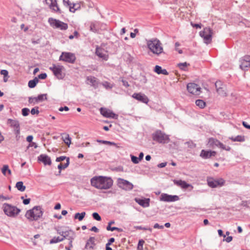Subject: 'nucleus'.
Returning a JSON list of instances; mask_svg holds the SVG:
<instances>
[{
    "instance_id": "obj_1",
    "label": "nucleus",
    "mask_w": 250,
    "mask_h": 250,
    "mask_svg": "<svg viewBox=\"0 0 250 250\" xmlns=\"http://www.w3.org/2000/svg\"><path fill=\"white\" fill-rule=\"evenodd\" d=\"M90 181L93 187L100 189H109L113 185L112 179L105 176H95L91 178Z\"/></svg>"
},
{
    "instance_id": "obj_2",
    "label": "nucleus",
    "mask_w": 250,
    "mask_h": 250,
    "mask_svg": "<svg viewBox=\"0 0 250 250\" xmlns=\"http://www.w3.org/2000/svg\"><path fill=\"white\" fill-rule=\"evenodd\" d=\"M146 46L149 50L157 56L165 54L163 44L157 38L146 40Z\"/></svg>"
},
{
    "instance_id": "obj_3",
    "label": "nucleus",
    "mask_w": 250,
    "mask_h": 250,
    "mask_svg": "<svg viewBox=\"0 0 250 250\" xmlns=\"http://www.w3.org/2000/svg\"><path fill=\"white\" fill-rule=\"evenodd\" d=\"M43 210L42 207L37 206L32 209L28 210L25 215V217L30 221H37L42 217Z\"/></svg>"
},
{
    "instance_id": "obj_4",
    "label": "nucleus",
    "mask_w": 250,
    "mask_h": 250,
    "mask_svg": "<svg viewBox=\"0 0 250 250\" xmlns=\"http://www.w3.org/2000/svg\"><path fill=\"white\" fill-rule=\"evenodd\" d=\"M152 138L154 141L160 144H167L170 142L169 135L160 130H157L152 133Z\"/></svg>"
},
{
    "instance_id": "obj_5",
    "label": "nucleus",
    "mask_w": 250,
    "mask_h": 250,
    "mask_svg": "<svg viewBox=\"0 0 250 250\" xmlns=\"http://www.w3.org/2000/svg\"><path fill=\"white\" fill-rule=\"evenodd\" d=\"M2 209L4 213L10 217H16L21 212L20 208L8 203L3 204Z\"/></svg>"
},
{
    "instance_id": "obj_6",
    "label": "nucleus",
    "mask_w": 250,
    "mask_h": 250,
    "mask_svg": "<svg viewBox=\"0 0 250 250\" xmlns=\"http://www.w3.org/2000/svg\"><path fill=\"white\" fill-rule=\"evenodd\" d=\"M207 182L208 185L211 188L221 187L225 184V180L222 178L214 179L212 177H208Z\"/></svg>"
},
{
    "instance_id": "obj_7",
    "label": "nucleus",
    "mask_w": 250,
    "mask_h": 250,
    "mask_svg": "<svg viewBox=\"0 0 250 250\" xmlns=\"http://www.w3.org/2000/svg\"><path fill=\"white\" fill-rule=\"evenodd\" d=\"M48 22L50 26L54 28H58L62 30H65L68 28V25L66 23L53 18H49Z\"/></svg>"
},
{
    "instance_id": "obj_8",
    "label": "nucleus",
    "mask_w": 250,
    "mask_h": 250,
    "mask_svg": "<svg viewBox=\"0 0 250 250\" xmlns=\"http://www.w3.org/2000/svg\"><path fill=\"white\" fill-rule=\"evenodd\" d=\"M199 33L206 44H208L211 42L213 31L210 27L204 28V30L200 31Z\"/></svg>"
},
{
    "instance_id": "obj_9",
    "label": "nucleus",
    "mask_w": 250,
    "mask_h": 250,
    "mask_svg": "<svg viewBox=\"0 0 250 250\" xmlns=\"http://www.w3.org/2000/svg\"><path fill=\"white\" fill-rule=\"evenodd\" d=\"M53 74L59 80L63 79L65 76V74L63 72L64 67L62 65H56L53 64L51 67H49Z\"/></svg>"
},
{
    "instance_id": "obj_10",
    "label": "nucleus",
    "mask_w": 250,
    "mask_h": 250,
    "mask_svg": "<svg viewBox=\"0 0 250 250\" xmlns=\"http://www.w3.org/2000/svg\"><path fill=\"white\" fill-rule=\"evenodd\" d=\"M117 182L118 187L125 190H131L134 187L131 183L121 178L117 179Z\"/></svg>"
},
{
    "instance_id": "obj_11",
    "label": "nucleus",
    "mask_w": 250,
    "mask_h": 250,
    "mask_svg": "<svg viewBox=\"0 0 250 250\" xmlns=\"http://www.w3.org/2000/svg\"><path fill=\"white\" fill-rule=\"evenodd\" d=\"M76 59L75 54L71 52H63L59 57L60 61H62L70 63H74Z\"/></svg>"
},
{
    "instance_id": "obj_12",
    "label": "nucleus",
    "mask_w": 250,
    "mask_h": 250,
    "mask_svg": "<svg viewBox=\"0 0 250 250\" xmlns=\"http://www.w3.org/2000/svg\"><path fill=\"white\" fill-rule=\"evenodd\" d=\"M188 91L195 95H199L201 93V87L195 83H189L187 85Z\"/></svg>"
},
{
    "instance_id": "obj_13",
    "label": "nucleus",
    "mask_w": 250,
    "mask_h": 250,
    "mask_svg": "<svg viewBox=\"0 0 250 250\" xmlns=\"http://www.w3.org/2000/svg\"><path fill=\"white\" fill-rule=\"evenodd\" d=\"M7 124L10 125V126L14 128L16 137H17L20 134V125L19 122L16 120L8 119L7 120Z\"/></svg>"
},
{
    "instance_id": "obj_14",
    "label": "nucleus",
    "mask_w": 250,
    "mask_h": 250,
    "mask_svg": "<svg viewBox=\"0 0 250 250\" xmlns=\"http://www.w3.org/2000/svg\"><path fill=\"white\" fill-rule=\"evenodd\" d=\"M47 94H42L39 95L37 97H30L28 98V102L29 104H35L40 102L47 100Z\"/></svg>"
},
{
    "instance_id": "obj_15",
    "label": "nucleus",
    "mask_w": 250,
    "mask_h": 250,
    "mask_svg": "<svg viewBox=\"0 0 250 250\" xmlns=\"http://www.w3.org/2000/svg\"><path fill=\"white\" fill-rule=\"evenodd\" d=\"M160 201L166 202H172L177 201L179 200V197L177 195H171L167 193H162L160 197Z\"/></svg>"
},
{
    "instance_id": "obj_16",
    "label": "nucleus",
    "mask_w": 250,
    "mask_h": 250,
    "mask_svg": "<svg viewBox=\"0 0 250 250\" xmlns=\"http://www.w3.org/2000/svg\"><path fill=\"white\" fill-rule=\"evenodd\" d=\"M101 114L104 117L112 119H117L118 115L113 112L111 110L105 108L101 107L100 108Z\"/></svg>"
},
{
    "instance_id": "obj_17",
    "label": "nucleus",
    "mask_w": 250,
    "mask_h": 250,
    "mask_svg": "<svg viewBox=\"0 0 250 250\" xmlns=\"http://www.w3.org/2000/svg\"><path fill=\"white\" fill-rule=\"evenodd\" d=\"M239 62H240V68L245 70L250 66V56L246 55L242 57Z\"/></svg>"
},
{
    "instance_id": "obj_18",
    "label": "nucleus",
    "mask_w": 250,
    "mask_h": 250,
    "mask_svg": "<svg viewBox=\"0 0 250 250\" xmlns=\"http://www.w3.org/2000/svg\"><path fill=\"white\" fill-rule=\"evenodd\" d=\"M45 1L53 12L61 13V11L57 4V0H45Z\"/></svg>"
},
{
    "instance_id": "obj_19",
    "label": "nucleus",
    "mask_w": 250,
    "mask_h": 250,
    "mask_svg": "<svg viewBox=\"0 0 250 250\" xmlns=\"http://www.w3.org/2000/svg\"><path fill=\"white\" fill-rule=\"evenodd\" d=\"M132 98L138 100L139 102L145 104H147L149 99L144 94L141 93H134L132 96Z\"/></svg>"
},
{
    "instance_id": "obj_20",
    "label": "nucleus",
    "mask_w": 250,
    "mask_h": 250,
    "mask_svg": "<svg viewBox=\"0 0 250 250\" xmlns=\"http://www.w3.org/2000/svg\"><path fill=\"white\" fill-rule=\"evenodd\" d=\"M86 83L88 84H90L95 89L98 88L99 84V82L97 78L92 76H89L86 77Z\"/></svg>"
},
{
    "instance_id": "obj_21",
    "label": "nucleus",
    "mask_w": 250,
    "mask_h": 250,
    "mask_svg": "<svg viewBox=\"0 0 250 250\" xmlns=\"http://www.w3.org/2000/svg\"><path fill=\"white\" fill-rule=\"evenodd\" d=\"M216 155V152L212 150H206L202 149L200 154V156L204 159L210 158L212 156H215Z\"/></svg>"
},
{
    "instance_id": "obj_22",
    "label": "nucleus",
    "mask_w": 250,
    "mask_h": 250,
    "mask_svg": "<svg viewBox=\"0 0 250 250\" xmlns=\"http://www.w3.org/2000/svg\"><path fill=\"white\" fill-rule=\"evenodd\" d=\"M38 161L42 162L44 165H51V160L50 157L46 154H41L38 157Z\"/></svg>"
},
{
    "instance_id": "obj_23",
    "label": "nucleus",
    "mask_w": 250,
    "mask_h": 250,
    "mask_svg": "<svg viewBox=\"0 0 250 250\" xmlns=\"http://www.w3.org/2000/svg\"><path fill=\"white\" fill-rule=\"evenodd\" d=\"M95 240V238L94 237H90L86 243L85 249L87 250H93L96 245Z\"/></svg>"
},
{
    "instance_id": "obj_24",
    "label": "nucleus",
    "mask_w": 250,
    "mask_h": 250,
    "mask_svg": "<svg viewBox=\"0 0 250 250\" xmlns=\"http://www.w3.org/2000/svg\"><path fill=\"white\" fill-rule=\"evenodd\" d=\"M173 182L174 184L176 185L177 186L180 187L181 188L183 189H186L188 188V187H191L192 188H193V186L187 183L186 181H183L182 180H174L173 181Z\"/></svg>"
},
{
    "instance_id": "obj_25",
    "label": "nucleus",
    "mask_w": 250,
    "mask_h": 250,
    "mask_svg": "<svg viewBox=\"0 0 250 250\" xmlns=\"http://www.w3.org/2000/svg\"><path fill=\"white\" fill-rule=\"evenodd\" d=\"M135 201L140 206L144 208L148 207L149 206L150 199L145 198L140 199L135 198Z\"/></svg>"
},
{
    "instance_id": "obj_26",
    "label": "nucleus",
    "mask_w": 250,
    "mask_h": 250,
    "mask_svg": "<svg viewBox=\"0 0 250 250\" xmlns=\"http://www.w3.org/2000/svg\"><path fill=\"white\" fill-rule=\"evenodd\" d=\"M96 54L100 58L104 60H107L108 56L104 53V50L102 48L97 47L96 49Z\"/></svg>"
},
{
    "instance_id": "obj_27",
    "label": "nucleus",
    "mask_w": 250,
    "mask_h": 250,
    "mask_svg": "<svg viewBox=\"0 0 250 250\" xmlns=\"http://www.w3.org/2000/svg\"><path fill=\"white\" fill-rule=\"evenodd\" d=\"M61 136L62 139L64 143L69 146L71 143V138L69 135L68 134L63 133L61 134Z\"/></svg>"
},
{
    "instance_id": "obj_28",
    "label": "nucleus",
    "mask_w": 250,
    "mask_h": 250,
    "mask_svg": "<svg viewBox=\"0 0 250 250\" xmlns=\"http://www.w3.org/2000/svg\"><path fill=\"white\" fill-rule=\"evenodd\" d=\"M65 237L66 239H67L69 242H73L75 237L74 233L71 230H68L65 234Z\"/></svg>"
},
{
    "instance_id": "obj_29",
    "label": "nucleus",
    "mask_w": 250,
    "mask_h": 250,
    "mask_svg": "<svg viewBox=\"0 0 250 250\" xmlns=\"http://www.w3.org/2000/svg\"><path fill=\"white\" fill-rule=\"evenodd\" d=\"M218 94L222 97H226L228 94L226 91V86H223L221 88H218L216 90Z\"/></svg>"
},
{
    "instance_id": "obj_30",
    "label": "nucleus",
    "mask_w": 250,
    "mask_h": 250,
    "mask_svg": "<svg viewBox=\"0 0 250 250\" xmlns=\"http://www.w3.org/2000/svg\"><path fill=\"white\" fill-rule=\"evenodd\" d=\"M220 141L214 138H210L208 140V144L211 147L217 146Z\"/></svg>"
},
{
    "instance_id": "obj_31",
    "label": "nucleus",
    "mask_w": 250,
    "mask_h": 250,
    "mask_svg": "<svg viewBox=\"0 0 250 250\" xmlns=\"http://www.w3.org/2000/svg\"><path fill=\"white\" fill-rule=\"evenodd\" d=\"M69 160V158H68L67 159V162H66V163L64 165H62V164H60L58 166V168L59 169V174L61 173L62 169H65L68 167L70 163Z\"/></svg>"
},
{
    "instance_id": "obj_32",
    "label": "nucleus",
    "mask_w": 250,
    "mask_h": 250,
    "mask_svg": "<svg viewBox=\"0 0 250 250\" xmlns=\"http://www.w3.org/2000/svg\"><path fill=\"white\" fill-rule=\"evenodd\" d=\"M39 82V80L37 77H35L33 80H30L28 82V86L31 88H34L37 83Z\"/></svg>"
},
{
    "instance_id": "obj_33",
    "label": "nucleus",
    "mask_w": 250,
    "mask_h": 250,
    "mask_svg": "<svg viewBox=\"0 0 250 250\" xmlns=\"http://www.w3.org/2000/svg\"><path fill=\"white\" fill-rule=\"evenodd\" d=\"M16 187L20 191H23L25 189V186L23 185V183L22 181L18 182L16 183Z\"/></svg>"
},
{
    "instance_id": "obj_34",
    "label": "nucleus",
    "mask_w": 250,
    "mask_h": 250,
    "mask_svg": "<svg viewBox=\"0 0 250 250\" xmlns=\"http://www.w3.org/2000/svg\"><path fill=\"white\" fill-rule=\"evenodd\" d=\"M195 104L200 108H204L206 105V102L200 99L196 100Z\"/></svg>"
},
{
    "instance_id": "obj_35",
    "label": "nucleus",
    "mask_w": 250,
    "mask_h": 250,
    "mask_svg": "<svg viewBox=\"0 0 250 250\" xmlns=\"http://www.w3.org/2000/svg\"><path fill=\"white\" fill-rule=\"evenodd\" d=\"M85 212H82L81 213H76L74 215L75 219H78L79 221H82L85 216Z\"/></svg>"
},
{
    "instance_id": "obj_36",
    "label": "nucleus",
    "mask_w": 250,
    "mask_h": 250,
    "mask_svg": "<svg viewBox=\"0 0 250 250\" xmlns=\"http://www.w3.org/2000/svg\"><path fill=\"white\" fill-rule=\"evenodd\" d=\"M1 171H2V173H3V174L4 175H6V172H8L9 175H11V171L9 168L8 166L7 165H5L3 166V167L1 169Z\"/></svg>"
},
{
    "instance_id": "obj_37",
    "label": "nucleus",
    "mask_w": 250,
    "mask_h": 250,
    "mask_svg": "<svg viewBox=\"0 0 250 250\" xmlns=\"http://www.w3.org/2000/svg\"><path fill=\"white\" fill-rule=\"evenodd\" d=\"M97 142H98V143H102V144H105V145H113V146H114L116 147H118V148L119 147V146H118L117 145L116 143H115L114 142H110V141H108L101 140H97Z\"/></svg>"
},
{
    "instance_id": "obj_38",
    "label": "nucleus",
    "mask_w": 250,
    "mask_h": 250,
    "mask_svg": "<svg viewBox=\"0 0 250 250\" xmlns=\"http://www.w3.org/2000/svg\"><path fill=\"white\" fill-rule=\"evenodd\" d=\"M218 147L221 148L222 149L228 151H229L231 150V147L229 146H226L221 142H219Z\"/></svg>"
},
{
    "instance_id": "obj_39",
    "label": "nucleus",
    "mask_w": 250,
    "mask_h": 250,
    "mask_svg": "<svg viewBox=\"0 0 250 250\" xmlns=\"http://www.w3.org/2000/svg\"><path fill=\"white\" fill-rule=\"evenodd\" d=\"M189 65V64L186 62L179 63L178 64V66L179 67V68L183 70H185V68Z\"/></svg>"
},
{
    "instance_id": "obj_40",
    "label": "nucleus",
    "mask_w": 250,
    "mask_h": 250,
    "mask_svg": "<svg viewBox=\"0 0 250 250\" xmlns=\"http://www.w3.org/2000/svg\"><path fill=\"white\" fill-rule=\"evenodd\" d=\"M90 30L93 32H97L98 31V29L97 28V26H96V24L95 23H94V22H92L91 24H90Z\"/></svg>"
},
{
    "instance_id": "obj_41",
    "label": "nucleus",
    "mask_w": 250,
    "mask_h": 250,
    "mask_svg": "<svg viewBox=\"0 0 250 250\" xmlns=\"http://www.w3.org/2000/svg\"><path fill=\"white\" fill-rule=\"evenodd\" d=\"M61 242V239L60 237H54L50 241V244H55L57 243Z\"/></svg>"
},
{
    "instance_id": "obj_42",
    "label": "nucleus",
    "mask_w": 250,
    "mask_h": 250,
    "mask_svg": "<svg viewBox=\"0 0 250 250\" xmlns=\"http://www.w3.org/2000/svg\"><path fill=\"white\" fill-rule=\"evenodd\" d=\"M215 86L216 87V89L217 90V89L221 88L225 85L221 81H217L215 83Z\"/></svg>"
},
{
    "instance_id": "obj_43",
    "label": "nucleus",
    "mask_w": 250,
    "mask_h": 250,
    "mask_svg": "<svg viewBox=\"0 0 250 250\" xmlns=\"http://www.w3.org/2000/svg\"><path fill=\"white\" fill-rule=\"evenodd\" d=\"M92 217L94 219L97 221H100L101 220L102 218L100 215L97 212H94L92 213Z\"/></svg>"
},
{
    "instance_id": "obj_44",
    "label": "nucleus",
    "mask_w": 250,
    "mask_h": 250,
    "mask_svg": "<svg viewBox=\"0 0 250 250\" xmlns=\"http://www.w3.org/2000/svg\"><path fill=\"white\" fill-rule=\"evenodd\" d=\"M130 157L131 161L134 164H137L139 163L140 160H139L138 157L132 155H130Z\"/></svg>"
},
{
    "instance_id": "obj_45",
    "label": "nucleus",
    "mask_w": 250,
    "mask_h": 250,
    "mask_svg": "<svg viewBox=\"0 0 250 250\" xmlns=\"http://www.w3.org/2000/svg\"><path fill=\"white\" fill-rule=\"evenodd\" d=\"M234 140L236 142H244L245 141V137L244 136L238 135L235 137Z\"/></svg>"
},
{
    "instance_id": "obj_46",
    "label": "nucleus",
    "mask_w": 250,
    "mask_h": 250,
    "mask_svg": "<svg viewBox=\"0 0 250 250\" xmlns=\"http://www.w3.org/2000/svg\"><path fill=\"white\" fill-rule=\"evenodd\" d=\"M102 85L105 87L106 89H111L112 88V86H111L110 83L108 82H104L102 83Z\"/></svg>"
},
{
    "instance_id": "obj_47",
    "label": "nucleus",
    "mask_w": 250,
    "mask_h": 250,
    "mask_svg": "<svg viewBox=\"0 0 250 250\" xmlns=\"http://www.w3.org/2000/svg\"><path fill=\"white\" fill-rule=\"evenodd\" d=\"M29 109L27 108H23L22 109V114L23 116H26L29 114Z\"/></svg>"
},
{
    "instance_id": "obj_48",
    "label": "nucleus",
    "mask_w": 250,
    "mask_h": 250,
    "mask_svg": "<svg viewBox=\"0 0 250 250\" xmlns=\"http://www.w3.org/2000/svg\"><path fill=\"white\" fill-rule=\"evenodd\" d=\"M68 157H67L66 156H61L60 157H57L56 159V162H61V161H62L64 160H66V161L67 162V159L68 158Z\"/></svg>"
},
{
    "instance_id": "obj_49",
    "label": "nucleus",
    "mask_w": 250,
    "mask_h": 250,
    "mask_svg": "<svg viewBox=\"0 0 250 250\" xmlns=\"http://www.w3.org/2000/svg\"><path fill=\"white\" fill-rule=\"evenodd\" d=\"M162 68L161 66L156 65L154 69V71L158 74H160L162 72Z\"/></svg>"
},
{
    "instance_id": "obj_50",
    "label": "nucleus",
    "mask_w": 250,
    "mask_h": 250,
    "mask_svg": "<svg viewBox=\"0 0 250 250\" xmlns=\"http://www.w3.org/2000/svg\"><path fill=\"white\" fill-rule=\"evenodd\" d=\"M76 4L75 3H72V5L69 6V11L71 12L74 13L77 10V8H75Z\"/></svg>"
},
{
    "instance_id": "obj_51",
    "label": "nucleus",
    "mask_w": 250,
    "mask_h": 250,
    "mask_svg": "<svg viewBox=\"0 0 250 250\" xmlns=\"http://www.w3.org/2000/svg\"><path fill=\"white\" fill-rule=\"evenodd\" d=\"M144 243L145 242L142 239L139 240L137 247V248L139 250L143 249V246Z\"/></svg>"
},
{
    "instance_id": "obj_52",
    "label": "nucleus",
    "mask_w": 250,
    "mask_h": 250,
    "mask_svg": "<svg viewBox=\"0 0 250 250\" xmlns=\"http://www.w3.org/2000/svg\"><path fill=\"white\" fill-rule=\"evenodd\" d=\"M39 107H36L34 108H33L31 110V113L32 115H34L35 114H38L39 113V111L38 110Z\"/></svg>"
},
{
    "instance_id": "obj_53",
    "label": "nucleus",
    "mask_w": 250,
    "mask_h": 250,
    "mask_svg": "<svg viewBox=\"0 0 250 250\" xmlns=\"http://www.w3.org/2000/svg\"><path fill=\"white\" fill-rule=\"evenodd\" d=\"M56 229L57 230V233L62 236L65 235V233L67 232V230L62 231L58 229Z\"/></svg>"
},
{
    "instance_id": "obj_54",
    "label": "nucleus",
    "mask_w": 250,
    "mask_h": 250,
    "mask_svg": "<svg viewBox=\"0 0 250 250\" xmlns=\"http://www.w3.org/2000/svg\"><path fill=\"white\" fill-rule=\"evenodd\" d=\"M0 73L1 75H3L4 77H7L8 76V71L5 69L1 70L0 72Z\"/></svg>"
},
{
    "instance_id": "obj_55",
    "label": "nucleus",
    "mask_w": 250,
    "mask_h": 250,
    "mask_svg": "<svg viewBox=\"0 0 250 250\" xmlns=\"http://www.w3.org/2000/svg\"><path fill=\"white\" fill-rule=\"evenodd\" d=\"M232 238H233L231 236H229L227 237H226L225 238H224L223 241H226L227 243H229L230 242H231L232 241Z\"/></svg>"
},
{
    "instance_id": "obj_56",
    "label": "nucleus",
    "mask_w": 250,
    "mask_h": 250,
    "mask_svg": "<svg viewBox=\"0 0 250 250\" xmlns=\"http://www.w3.org/2000/svg\"><path fill=\"white\" fill-rule=\"evenodd\" d=\"M46 77H47V74L45 73H42L38 75L39 79H42V80L46 79Z\"/></svg>"
},
{
    "instance_id": "obj_57",
    "label": "nucleus",
    "mask_w": 250,
    "mask_h": 250,
    "mask_svg": "<svg viewBox=\"0 0 250 250\" xmlns=\"http://www.w3.org/2000/svg\"><path fill=\"white\" fill-rule=\"evenodd\" d=\"M63 3L65 6L68 7L72 5V3L70 2L69 0H63Z\"/></svg>"
},
{
    "instance_id": "obj_58",
    "label": "nucleus",
    "mask_w": 250,
    "mask_h": 250,
    "mask_svg": "<svg viewBox=\"0 0 250 250\" xmlns=\"http://www.w3.org/2000/svg\"><path fill=\"white\" fill-rule=\"evenodd\" d=\"M114 230H117L118 232H122L123 231V229L121 228H119L115 227H111V231H113Z\"/></svg>"
},
{
    "instance_id": "obj_59",
    "label": "nucleus",
    "mask_w": 250,
    "mask_h": 250,
    "mask_svg": "<svg viewBox=\"0 0 250 250\" xmlns=\"http://www.w3.org/2000/svg\"><path fill=\"white\" fill-rule=\"evenodd\" d=\"M69 109V107L66 106H65L64 107H60L59 109V110L60 111H63V110H65V111H68Z\"/></svg>"
},
{
    "instance_id": "obj_60",
    "label": "nucleus",
    "mask_w": 250,
    "mask_h": 250,
    "mask_svg": "<svg viewBox=\"0 0 250 250\" xmlns=\"http://www.w3.org/2000/svg\"><path fill=\"white\" fill-rule=\"evenodd\" d=\"M122 83H123V85L124 86H125V87H128L129 86V84H128V83L127 81H126V80H122Z\"/></svg>"
},
{
    "instance_id": "obj_61",
    "label": "nucleus",
    "mask_w": 250,
    "mask_h": 250,
    "mask_svg": "<svg viewBox=\"0 0 250 250\" xmlns=\"http://www.w3.org/2000/svg\"><path fill=\"white\" fill-rule=\"evenodd\" d=\"M167 162H164V163H162L158 164L157 165V167L159 168H163V167H165L167 166Z\"/></svg>"
},
{
    "instance_id": "obj_62",
    "label": "nucleus",
    "mask_w": 250,
    "mask_h": 250,
    "mask_svg": "<svg viewBox=\"0 0 250 250\" xmlns=\"http://www.w3.org/2000/svg\"><path fill=\"white\" fill-rule=\"evenodd\" d=\"M72 243L73 242H69V246L65 247V248L66 250H71V249L73 247Z\"/></svg>"
},
{
    "instance_id": "obj_63",
    "label": "nucleus",
    "mask_w": 250,
    "mask_h": 250,
    "mask_svg": "<svg viewBox=\"0 0 250 250\" xmlns=\"http://www.w3.org/2000/svg\"><path fill=\"white\" fill-rule=\"evenodd\" d=\"M153 227L154 229H164L163 226H160L158 223H156L155 224H154Z\"/></svg>"
},
{
    "instance_id": "obj_64",
    "label": "nucleus",
    "mask_w": 250,
    "mask_h": 250,
    "mask_svg": "<svg viewBox=\"0 0 250 250\" xmlns=\"http://www.w3.org/2000/svg\"><path fill=\"white\" fill-rule=\"evenodd\" d=\"M115 241V239L113 237L110 238L108 240V242L107 243H106L107 245V246H109L112 243H113Z\"/></svg>"
}]
</instances>
